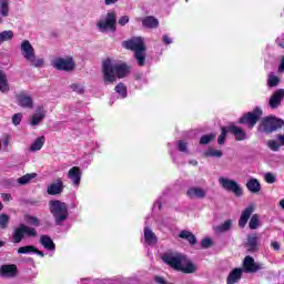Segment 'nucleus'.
<instances>
[{
	"mask_svg": "<svg viewBox=\"0 0 284 284\" xmlns=\"http://www.w3.org/2000/svg\"><path fill=\"white\" fill-rule=\"evenodd\" d=\"M24 221H26L27 225L21 223V224H19L18 227L14 229V231L12 233L13 243H21V241H23V239H26V236H28L29 239H37L38 233H37V229H34V227L41 226V220H39V217H37V216L26 214Z\"/></svg>",
	"mask_w": 284,
	"mask_h": 284,
	"instance_id": "nucleus-1",
	"label": "nucleus"
},
{
	"mask_svg": "<svg viewBox=\"0 0 284 284\" xmlns=\"http://www.w3.org/2000/svg\"><path fill=\"white\" fill-rule=\"evenodd\" d=\"M162 261H164L166 265H170V267H173V270H178L184 274H194V272H196V265L181 253H166L162 256Z\"/></svg>",
	"mask_w": 284,
	"mask_h": 284,
	"instance_id": "nucleus-2",
	"label": "nucleus"
},
{
	"mask_svg": "<svg viewBox=\"0 0 284 284\" xmlns=\"http://www.w3.org/2000/svg\"><path fill=\"white\" fill-rule=\"evenodd\" d=\"M49 210L55 221V225H61L63 222L68 221L69 212L65 202L51 200L49 202Z\"/></svg>",
	"mask_w": 284,
	"mask_h": 284,
	"instance_id": "nucleus-3",
	"label": "nucleus"
},
{
	"mask_svg": "<svg viewBox=\"0 0 284 284\" xmlns=\"http://www.w3.org/2000/svg\"><path fill=\"white\" fill-rule=\"evenodd\" d=\"M21 54L26 61H29L33 68H42L45 61L43 58L37 59V54L34 53V47L28 40H23L20 45Z\"/></svg>",
	"mask_w": 284,
	"mask_h": 284,
	"instance_id": "nucleus-4",
	"label": "nucleus"
},
{
	"mask_svg": "<svg viewBox=\"0 0 284 284\" xmlns=\"http://www.w3.org/2000/svg\"><path fill=\"white\" fill-rule=\"evenodd\" d=\"M109 73H108V81L114 82L118 79H125L129 77L130 72H132V67L128 63H120L111 67L109 64Z\"/></svg>",
	"mask_w": 284,
	"mask_h": 284,
	"instance_id": "nucleus-5",
	"label": "nucleus"
},
{
	"mask_svg": "<svg viewBox=\"0 0 284 284\" xmlns=\"http://www.w3.org/2000/svg\"><path fill=\"white\" fill-rule=\"evenodd\" d=\"M284 128V121L274 116L264 118L260 124V132H275Z\"/></svg>",
	"mask_w": 284,
	"mask_h": 284,
	"instance_id": "nucleus-6",
	"label": "nucleus"
},
{
	"mask_svg": "<svg viewBox=\"0 0 284 284\" xmlns=\"http://www.w3.org/2000/svg\"><path fill=\"white\" fill-rule=\"evenodd\" d=\"M219 183L223 190L226 192H232L235 196H241L243 194V187L235 180L230 178H220Z\"/></svg>",
	"mask_w": 284,
	"mask_h": 284,
	"instance_id": "nucleus-7",
	"label": "nucleus"
},
{
	"mask_svg": "<svg viewBox=\"0 0 284 284\" xmlns=\"http://www.w3.org/2000/svg\"><path fill=\"white\" fill-rule=\"evenodd\" d=\"M261 116H263V111L258 108H255L252 112H248L240 118L239 123L247 125V128L252 130V128L258 123V119H261Z\"/></svg>",
	"mask_w": 284,
	"mask_h": 284,
	"instance_id": "nucleus-8",
	"label": "nucleus"
},
{
	"mask_svg": "<svg viewBox=\"0 0 284 284\" xmlns=\"http://www.w3.org/2000/svg\"><path fill=\"white\" fill-rule=\"evenodd\" d=\"M75 67L77 64L74 63V59L72 57H68L67 59L57 58L53 61V68L62 72H72V70H74Z\"/></svg>",
	"mask_w": 284,
	"mask_h": 284,
	"instance_id": "nucleus-9",
	"label": "nucleus"
},
{
	"mask_svg": "<svg viewBox=\"0 0 284 284\" xmlns=\"http://www.w3.org/2000/svg\"><path fill=\"white\" fill-rule=\"evenodd\" d=\"M242 270L247 274H255V272L263 270V264L257 263L256 261H254V257L247 255L246 257H244Z\"/></svg>",
	"mask_w": 284,
	"mask_h": 284,
	"instance_id": "nucleus-10",
	"label": "nucleus"
},
{
	"mask_svg": "<svg viewBox=\"0 0 284 284\" xmlns=\"http://www.w3.org/2000/svg\"><path fill=\"white\" fill-rule=\"evenodd\" d=\"M16 99L20 108H24L27 110H32V108H34V101L32 100V97L26 93V91L16 94Z\"/></svg>",
	"mask_w": 284,
	"mask_h": 284,
	"instance_id": "nucleus-11",
	"label": "nucleus"
},
{
	"mask_svg": "<svg viewBox=\"0 0 284 284\" xmlns=\"http://www.w3.org/2000/svg\"><path fill=\"white\" fill-rule=\"evenodd\" d=\"M123 47L126 50H132L133 52H141L142 50H145V43L142 38H132L129 41H124Z\"/></svg>",
	"mask_w": 284,
	"mask_h": 284,
	"instance_id": "nucleus-12",
	"label": "nucleus"
},
{
	"mask_svg": "<svg viewBox=\"0 0 284 284\" xmlns=\"http://www.w3.org/2000/svg\"><path fill=\"white\" fill-rule=\"evenodd\" d=\"M19 275V268L16 264H3L0 266V276L3 278H14Z\"/></svg>",
	"mask_w": 284,
	"mask_h": 284,
	"instance_id": "nucleus-13",
	"label": "nucleus"
},
{
	"mask_svg": "<svg viewBox=\"0 0 284 284\" xmlns=\"http://www.w3.org/2000/svg\"><path fill=\"white\" fill-rule=\"evenodd\" d=\"M284 99V89H278L275 92L272 93L268 105L271 110H276L282 103Z\"/></svg>",
	"mask_w": 284,
	"mask_h": 284,
	"instance_id": "nucleus-14",
	"label": "nucleus"
},
{
	"mask_svg": "<svg viewBox=\"0 0 284 284\" xmlns=\"http://www.w3.org/2000/svg\"><path fill=\"white\" fill-rule=\"evenodd\" d=\"M186 196L192 201L196 199H205L207 196V191L201 186H191L186 191Z\"/></svg>",
	"mask_w": 284,
	"mask_h": 284,
	"instance_id": "nucleus-15",
	"label": "nucleus"
},
{
	"mask_svg": "<svg viewBox=\"0 0 284 284\" xmlns=\"http://www.w3.org/2000/svg\"><path fill=\"white\" fill-rule=\"evenodd\" d=\"M254 210H256L255 204H250L241 214L240 220H239V225L241 227H245L247 225V221H250V217L252 214H254Z\"/></svg>",
	"mask_w": 284,
	"mask_h": 284,
	"instance_id": "nucleus-16",
	"label": "nucleus"
},
{
	"mask_svg": "<svg viewBox=\"0 0 284 284\" xmlns=\"http://www.w3.org/2000/svg\"><path fill=\"white\" fill-rule=\"evenodd\" d=\"M227 132H231L235 136V141H245L247 139V133L241 126L235 124H230L227 126Z\"/></svg>",
	"mask_w": 284,
	"mask_h": 284,
	"instance_id": "nucleus-17",
	"label": "nucleus"
},
{
	"mask_svg": "<svg viewBox=\"0 0 284 284\" xmlns=\"http://www.w3.org/2000/svg\"><path fill=\"white\" fill-rule=\"evenodd\" d=\"M67 176L77 187L81 185V168L79 166L71 168L67 173Z\"/></svg>",
	"mask_w": 284,
	"mask_h": 284,
	"instance_id": "nucleus-18",
	"label": "nucleus"
},
{
	"mask_svg": "<svg viewBox=\"0 0 284 284\" xmlns=\"http://www.w3.org/2000/svg\"><path fill=\"white\" fill-rule=\"evenodd\" d=\"M43 119H45V110L43 109V106H38L36 110V114L31 115L30 125H39V123H41Z\"/></svg>",
	"mask_w": 284,
	"mask_h": 284,
	"instance_id": "nucleus-19",
	"label": "nucleus"
},
{
	"mask_svg": "<svg viewBox=\"0 0 284 284\" xmlns=\"http://www.w3.org/2000/svg\"><path fill=\"white\" fill-rule=\"evenodd\" d=\"M246 190L251 192V194H258L261 192L262 186H261V181L256 178H251L246 182Z\"/></svg>",
	"mask_w": 284,
	"mask_h": 284,
	"instance_id": "nucleus-20",
	"label": "nucleus"
},
{
	"mask_svg": "<svg viewBox=\"0 0 284 284\" xmlns=\"http://www.w3.org/2000/svg\"><path fill=\"white\" fill-rule=\"evenodd\" d=\"M63 192V181L61 179L57 180V183H52L47 187V193L51 196H57V194H61Z\"/></svg>",
	"mask_w": 284,
	"mask_h": 284,
	"instance_id": "nucleus-21",
	"label": "nucleus"
},
{
	"mask_svg": "<svg viewBox=\"0 0 284 284\" xmlns=\"http://www.w3.org/2000/svg\"><path fill=\"white\" fill-rule=\"evenodd\" d=\"M245 247L248 252H256L258 250V236L255 233L247 235Z\"/></svg>",
	"mask_w": 284,
	"mask_h": 284,
	"instance_id": "nucleus-22",
	"label": "nucleus"
},
{
	"mask_svg": "<svg viewBox=\"0 0 284 284\" xmlns=\"http://www.w3.org/2000/svg\"><path fill=\"white\" fill-rule=\"evenodd\" d=\"M40 244L44 250H49V252H54L57 250V244H54V241H52L50 235H41Z\"/></svg>",
	"mask_w": 284,
	"mask_h": 284,
	"instance_id": "nucleus-23",
	"label": "nucleus"
},
{
	"mask_svg": "<svg viewBox=\"0 0 284 284\" xmlns=\"http://www.w3.org/2000/svg\"><path fill=\"white\" fill-rule=\"evenodd\" d=\"M243 276V268H234L227 276V284L239 283L240 278Z\"/></svg>",
	"mask_w": 284,
	"mask_h": 284,
	"instance_id": "nucleus-24",
	"label": "nucleus"
},
{
	"mask_svg": "<svg viewBox=\"0 0 284 284\" xmlns=\"http://www.w3.org/2000/svg\"><path fill=\"white\" fill-rule=\"evenodd\" d=\"M141 21H142V26L144 28H149V29L159 28V19H156L152 16L142 18Z\"/></svg>",
	"mask_w": 284,
	"mask_h": 284,
	"instance_id": "nucleus-25",
	"label": "nucleus"
},
{
	"mask_svg": "<svg viewBox=\"0 0 284 284\" xmlns=\"http://www.w3.org/2000/svg\"><path fill=\"white\" fill-rule=\"evenodd\" d=\"M230 230H232V220H226L223 224L213 226V232H215V234H223L230 232Z\"/></svg>",
	"mask_w": 284,
	"mask_h": 284,
	"instance_id": "nucleus-26",
	"label": "nucleus"
},
{
	"mask_svg": "<svg viewBox=\"0 0 284 284\" xmlns=\"http://www.w3.org/2000/svg\"><path fill=\"white\" fill-rule=\"evenodd\" d=\"M0 92L4 93L10 92V84H8V75L6 72L0 70Z\"/></svg>",
	"mask_w": 284,
	"mask_h": 284,
	"instance_id": "nucleus-27",
	"label": "nucleus"
},
{
	"mask_svg": "<svg viewBox=\"0 0 284 284\" xmlns=\"http://www.w3.org/2000/svg\"><path fill=\"white\" fill-rule=\"evenodd\" d=\"M144 239L148 245H156V241H158L156 235L149 227L144 229Z\"/></svg>",
	"mask_w": 284,
	"mask_h": 284,
	"instance_id": "nucleus-28",
	"label": "nucleus"
},
{
	"mask_svg": "<svg viewBox=\"0 0 284 284\" xmlns=\"http://www.w3.org/2000/svg\"><path fill=\"white\" fill-rule=\"evenodd\" d=\"M43 145H45V136L42 135L33 141V143L30 145V150L31 152H39Z\"/></svg>",
	"mask_w": 284,
	"mask_h": 284,
	"instance_id": "nucleus-29",
	"label": "nucleus"
},
{
	"mask_svg": "<svg viewBox=\"0 0 284 284\" xmlns=\"http://www.w3.org/2000/svg\"><path fill=\"white\" fill-rule=\"evenodd\" d=\"M180 239H184L190 245H196L197 243L196 236L190 231H181Z\"/></svg>",
	"mask_w": 284,
	"mask_h": 284,
	"instance_id": "nucleus-30",
	"label": "nucleus"
},
{
	"mask_svg": "<svg viewBox=\"0 0 284 284\" xmlns=\"http://www.w3.org/2000/svg\"><path fill=\"white\" fill-rule=\"evenodd\" d=\"M250 230H258L261 227V215L253 214L248 222Z\"/></svg>",
	"mask_w": 284,
	"mask_h": 284,
	"instance_id": "nucleus-31",
	"label": "nucleus"
},
{
	"mask_svg": "<svg viewBox=\"0 0 284 284\" xmlns=\"http://www.w3.org/2000/svg\"><path fill=\"white\" fill-rule=\"evenodd\" d=\"M108 30L109 32H116V16L114 13L108 14Z\"/></svg>",
	"mask_w": 284,
	"mask_h": 284,
	"instance_id": "nucleus-32",
	"label": "nucleus"
},
{
	"mask_svg": "<svg viewBox=\"0 0 284 284\" xmlns=\"http://www.w3.org/2000/svg\"><path fill=\"white\" fill-rule=\"evenodd\" d=\"M32 179H37V173H27L18 179L19 185H28Z\"/></svg>",
	"mask_w": 284,
	"mask_h": 284,
	"instance_id": "nucleus-33",
	"label": "nucleus"
},
{
	"mask_svg": "<svg viewBox=\"0 0 284 284\" xmlns=\"http://www.w3.org/2000/svg\"><path fill=\"white\" fill-rule=\"evenodd\" d=\"M0 14L2 17H8V14H10V2H8V0L0 1Z\"/></svg>",
	"mask_w": 284,
	"mask_h": 284,
	"instance_id": "nucleus-34",
	"label": "nucleus"
},
{
	"mask_svg": "<svg viewBox=\"0 0 284 284\" xmlns=\"http://www.w3.org/2000/svg\"><path fill=\"white\" fill-rule=\"evenodd\" d=\"M13 38L14 32H12V30L0 32V43H3L6 41H12Z\"/></svg>",
	"mask_w": 284,
	"mask_h": 284,
	"instance_id": "nucleus-35",
	"label": "nucleus"
},
{
	"mask_svg": "<svg viewBox=\"0 0 284 284\" xmlns=\"http://www.w3.org/2000/svg\"><path fill=\"white\" fill-rule=\"evenodd\" d=\"M115 92L121 99H125V97H128V88L123 83H119L115 87Z\"/></svg>",
	"mask_w": 284,
	"mask_h": 284,
	"instance_id": "nucleus-36",
	"label": "nucleus"
},
{
	"mask_svg": "<svg viewBox=\"0 0 284 284\" xmlns=\"http://www.w3.org/2000/svg\"><path fill=\"white\" fill-rule=\"evenodd\" d=\"M134 57L138 61V65L140 67L145 65V50L135 51Z\"/></svg>",
	"mask_w": 284,
	"mask_h": 284,
	"instance_id": "nucleus-37",
	"label": "nucleus"
},
{
	"mask_svg": "<svg viewBox=\"0 0 284 284\" xmlns=\"http://www.w3.org/2000/svg\"><path fill=\"white\" fill-rule=\"evenodd\" d=\"M204 154H205V156L221 159V156H223V151L216 150V149H209Z\"/></svg>",
	"mask_w": 284,
	"mask_h": 284,
	"instance_id": "nucleus-38",
	"label": "nucleus"
},
{
	"mask_svg": "<svg viewBox=\"0 0 284 284\" xmlns=\"http://www.w3.org/2000/svg\"><path fill=\"white\" fill-rule=\"evenodd\" d=\"M278 83H281V79H278V77L271 73L268 75V80H267L268 88H276V85H278Z\"/></svg>",
	"mask_w": 284,
	"mask_h": 284,
	"instance_id": "nucleus-39",
	"label": "nucleus"
},
{
	"mask_svg": "<svg viewBox=\"0 0 284 284\" xmlns=\"http://www.w3.org/2000/svg\"><path fill=\"white\" fill-rule=\"evenodd\" d=\"M8 223H10V216L6 213L0 215V227L1 230H6L8 227Z\"/></svg>",
	"mask_w": 284,
	"mask_h": 284,
	"instance_id": "nucleus-40",
	"label": "nucleus"
},
{
	"mask_svg": "<svg viewBox=\"0 0 284 284\" xmlns=\"http://www.w3.org/2000/svg\"><path fill=\"white\" fill-rule=\"evenodd\" d=\"M214 139H216V134L203 135L200 139V145H207V143H210V141H214Z\"/></svg>",
	"mask_w": 284,
	"mask_h": 284,
	"instance_id": "nucleus-41",
	"label": "nucleus"
},
{
	"mask_svg": "<svg viewBox=\"0 0 284 284\" xmlns=\"http://www.w3.org/2000/svg\"><path fill=\"white\" fill-rule=\"evenodd\" d=\"M222 132L220 136L217 138L219 145H223L225 143V139H227V128L222 126Z\"/></svg>",
	"mask_w": 284,
	"mask_h": 284,
	"instance_id": "nucleus-42",
	"label": "nucleus"
},
{
	"mask_svg": "<svg viewBox=\"0 0 284 284\" xmlns=\"http://www.w3.org/2000/svg\"><path fill=\"white\" fill-rule=\"evenodd\" d=\"M30 252H34V245H27L18 248V254H30Z\"/></svg>",
	"mask_w": 284,
	"mask_h": 284,
	"instance_id": "nucleus-43",
	"label": "nucleus"
},
{
	"mask_svg": "<svg viewBox=\"0 0 284 284\" xmlns=\"http://www.w3.org/2000/svg\"><path fill=\"white\" fill-rule=\"evenodd\" d=\"M99 30H101V32H105V30H108V16H105L102 20H100L97 23Z\"/></svg>",
	"mask_w": 284,
	"mask_h": 284,
	"instance_id": "nucleus-44",
	"label": "nucleus"
},
{
	"mask_svg": "<svg viewBox=\"0 0 284 284\" xmlns=\"http://www.w3.org/2000/svg\"><path fill=\"white\" fill-rule=\"evenodd\" d=\"M102 74L104 83H108V59L102 61Z\"/></svg>",
	"mask_w": 284,
	"mask_h": 284,
	"instance_id": "nucleus-45",
	"label": "nucleus"
},
{
	"mask_svg": "<svg viewBox=\"0 0 284 284\" xmlns=\"http://www.w3.org/2000/svg\"><path fill=\"white\" fill-rule=\"evenodd\" d=\"M264 181H266L270 184L276 183V175L274 173L267 172L264 174Z\"/></svg>",
	"mask_w": 284,
	"mask_h": 284,
	"instance_id": "nucleus-46",
	"label": "nucleus"
},
{
	"mask_svg": "<svg viewBox=\"0 0 284 284\" xmlns=\"http://www.w3.org/2000/svg\"><path fill=\"white\" fill-rule=\"evenodd\" d=\"M70 88L73 92H77L78 94H83V92H85V89L77 83L71 84Z\"/></svg>",
	"mask_w": 284,
	"mask_h": 284,
	"instance_id": "nucleus-47",
	"label": "nucleus"
},
{
	"mask_svg": "<svg viewBox=\"0 0 284 284\" xmlns=\"http://www.w3.org/2000/svg\"><path fill=\"white\" fill-rule=\"evenodd\" d=\"M21 119H23L22 113H16L12 115V123L13 125H20L21 124Z\"/></svg>",
	"mask_w": 284,
	"mask_h": 284,
	"instance_id": "nucleus-48",
	"label": "nucleus"
},
{
	"mask_svg": "<svg viewBox=\"0 0 284 284\" xmlns=\"http://www.w3.org/2000/svg\"><path fill=\"white\" fill-rule=\"evenodd\" d=\"M202 247L204 250H207V247H212V239L206 237V239L202 240Z\"/></svg>",
	"mask_w": 284,
	"mask_h": 284,
	"instance_id": "nucleus-49",
	"label": "nucleus"
},
{
	"mask_svg": "<svg viewBox=\"0 0 284 284\" xmlns=\"http://www.w3.org/2000/svg\"><path fill=\"white\" fill-rule=\"evenodd\" d=\"M178 148H179L180 152H187V143H185L183 141H180L178 143Z\"/></svg>",
	"mask_w": 284,
	"mask_h": 284,
	"instance_id": "nucleus-50",
	"label": "nucleus"
},
{
	"mask_svg": "<svg viewBox=\"0 0 284 284\" xmlns=\"http://www.w3.org/2000/svg\"><path fill=\"white\" fill-rule=\"evenodd\" d=\"M1 199L4 203H10V201H12V195L10 193H1Z\"/></svg>",
	"mask_w": 284,
	"mask_h": 284,
	"instance_id": "nucleus-51",
	"label": "nucleus"
},
{
	"mask_svg": "<svg viewBox=\"0 0 284 284\" xmlns=\"http://www.w3.org/2000/svg\"><path fill=\"white\" fill-rule=\"evenodd\" d=\"M129 21H130V18L128 16H124V17L120 18L119 24L125 26V23H128Z\"/></svg>",
	"mask_w": 284,
	"mask_h": 284,
	"instance_id": "nucleus-52",
	"label": "nucleus"
},
{
	"mask_svg": "<svg viewBox=\"0 0 284 284\" xmlns=\"http://www.w3.org/2000/svg\"><path fill=\"white\" fill-rule=\"evenodd\" d=\"M271 246L273 247V250H275V252H278V250H281V244H278V242H271Z\"/></svg>",
	"mask_w": 284,
	"mask_h": 284,
	"instance_id": "nucleus-53",
	"label": "nucleus"
},
{
	"mask_svg": "<svg viewBox=\"0 0 284 284\" xmlns=\"http://www.w3.org/2000/svg\"><path fill=\"white\" fill-rule=\"evenodd\" d=\"M33 254H37L38 256H41V258H43V256H45V253H43V251H39V248H37L34 246V250H33Z\"/></svg>",
	"mask_w": 284,
	"mask_h": 284,
	"instance_id": "nucleus-54",
	"label": "nucleus"
},
{
	"mask_svg": "<svg viewBox=\"0 0 284 284\" xmlns=\"http://www.w3.org/2000/svg\"><path fill=\"white\" fill-rule=\"evenodd\" d=\"M155 283L166 284L165 278H163L161 276H155Z\"/></svg>",
	"mask_w": 284,
	"mask_h": 284,
	"instance_id": "nucleus-55",
	"label": "nucleus"
},
{
	"mask_svg": "<svg viewBox=\"0 0 284 284\" xmlns=\"http://www.w3.org/2000/svg\"><path fill=\"white\" fill-rule=\"evenodd\" d=\"M163 41L164 43H166L168 45H170V43H172V39L168 36H163Z\"/></svg>",
	"mask_w": 284,
	"mask_h": 284,
	"instance_id": "nucleus-56",
	"label": "nucleus"
},
{
	"mask_svg": "<svg viewBox=\"0 0 284 284\" xmlns=\"http://www.w3.org/2000/svg\"><path fill=\"white\" fill-rule=\"evenodd\" d=\"M278 72H284V57L282 58V62L278 67Z\"/></svg>",
	"mask_w": 284,
	"mask_h": 284,
	"instance_id": "nucleus-57",
	"label": "nucleus"
},
{
	"mask_svg": "<svg viewBox=\"0 0 284 284\" xmlns=\"http://www.w3.org/2000/svg\"><path fill=\"white\" fill-rule=\"evenodd\" d=\"M189 163H190V165H193V166L199 165V161H196V160H190Z\"/></svg>",
	"mask_w": 284,
	"mask_h": 284,
	"instance_id": "nucleus-58",
	"label": "nucleus"
},
{
	"mask_svg": "<svg viewBox=\"0 0 284 284\" xmlns=\"http://www.w3.org/2000/svg\"><path fill=\"white\" fill-rule=\"evenodd\" d=\"M276 41H277V45H280V48L284 49V44L281 41H278V40H276Z\"/></svg>",
	"mask_w": 284,
	"mask_h": 284,
	"instance_id": "nucleus-59",
	"label": "nucleus"
},
{
	"mask_svg": "<svg viewBox=\"0 0 284 284\" xmlns=\"http://www.w3.org/2000/svg\"><path fill=\"white\" fill-rule=\"evenodd\" d=\"M280 206L282 207V210H284V200L280 202Z\"/></svg>",
	"mask_w": 284,
	"mask_h": 284,
	"instance_id": "nucleus-60",
	"label": "nucleus"
},
{
	"mask_svg": "<svg viewBox=\"0 0 284 284\" xmlns=\"http://www.w3.org/2000/svg\"><path fill=\"white\" fill-rule=\"evenodd\" d=\"M116 1H119V0H108V3L110 4V3H116Z\"/></svg>",
	"mask_w": 284,
	"mask_h": 284,
	"instance_id": "nucleus-61",
	"label": "nucleus"
},
{
	"mask_svg": "<svg viewBox=\"0 0 284 284\" xmlns=\"http://www.w3.org/2000/svg\"><path fill=\"white\" fill-rule=\"evenodd\" d=\"M3 246H6V242L0 241V247H3Z\"/></svg>",
	"mask_w": 284,
	"mask_h": 284,
	"instance_id": "nucleus-62",
	"label": "nucleus"
},
{
	"mask_svg": "<svg viewBox=\"0 0 284 284\" xmlns=\"http://www.w3.org/2000/svg\"><path fill=\"white\" fill-rule=\"evenodd\" d=\"M3 210V203L0 202V212Z\"/></svg>",
	"mask_w": 284,
	"mask_h": 284,
	"instance_id": "nucleus-63",
	"label": "nucleus"
},
{
	"mask_svg": "<svg viewBox=\"0 0 284 284\" xmlns=\"http://www.w3.org/2000/svg\"><path fill=\"white\" fill-rule=\"evenodd\" d=\"M104 3L108 6V0H104Z\"/></svg>",
	"mask_w": 284,
	"mask_h": 284,
	"instance_id": "nucleus-64",
	"label": "nucleus"
}]
</instances>
